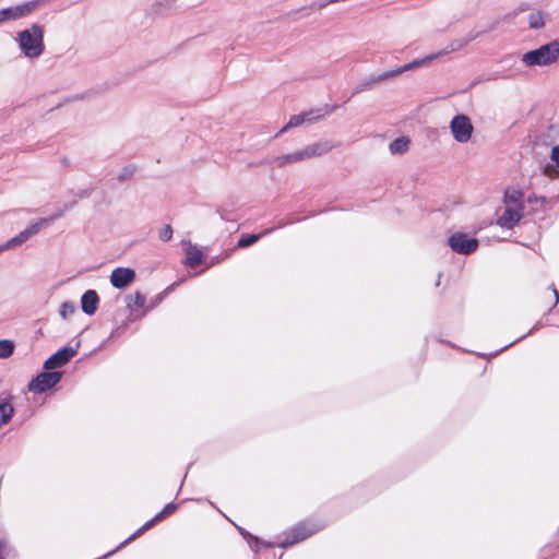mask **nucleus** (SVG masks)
<instances>
[{
    "instance_id": "f3484780",
    "label": "nucleus",
    "mask_w": 559,
    "mask_h": 559,
    "mask_svg": "<svg viewBox=\"0 0 559 559\" xmlns=\"http://www.w3.org/2000/svg\"><path fill=\"white\" fill-rule=\"evenodd\" d=\"M155 15H168L175 11V0H157L152 5Z\"/></svg>"
},
{
    "instance_id": "4c0bfd02",
    "label": "nucleus",
    "mask_w": 559,
    "mask_h": 559,
    "mask_svg": "<svg viewBox=\"0 0 559 559\" xmlns=\"http://www.w3.org/2000/svg\"><path fill=\"white\" fill-rule=\"evenodd\" d=\"M0 559H2V558L0 557Z\"/></svg>"
},
{
    "instance_id": "20e7f679",
    "label": "nucleus",
    "mask_w": 559,
    "mask_h": 559,
    "mask_svg": "<svg viewBox=\"0 0 559 559\" xmlns=\"http://www.w3.org/2000/svg\"><path fill=\"white\" fill-rule=\"evenodd\" d=\"M337 108V105L324 104L320 107L311 108L298 115H294L290 117L289 121L283 128L280 129V131L276 133V136L282 135L284 132L292 128H296L302 124L309 126L316 123L321 119H324L325 117L332 115Z\"/></svg>"
},
{
    "instance_id": "4468645a",
    "label": "nucleus",
    "mask_w": 559,
    "mask_h": 559,
    "mask_svg": "<svg viewBox=\"0 0 559 559\" xmlns=\"http://www.w3.org/2000/svg\"><path fill=\"white\" fill-rule=\"evenodd\" d=\"M475 38H476V36L472 35V36H468V37H465V38L454 39L451 43H449L443 49H441V50H439L437 52H433V53H435V56H437V59H439V58H441V57H443L445 55H449L451 52L462 50L464 47H466Z\"/></svg>"
},
{
    "instance_id": "39448f33",
    "label": "nucleus",
    "mask_w": 559,
    "mask_h": 559,
    "mask_svg": "<svg viewBox=\"0 0 559 559\" xmlns=\"http://www.w3.org/2000/svg\"><path fill=\"white\" fill-rule=\"evenodd\" d=\"M332 146L329 145L328 142H316L306 145L304 148L298 150L294 153L283 155L278 157L280 165L290 164V163H298L302 162L309 158H313L317 156H321L329 151H331Z\"/></svg>"
},
{
    "instance_id": "a878e982",
    "label": "nucleus",
    "mask_w": 559,
    "mask_h": 559,
    "mask_svg": "<svg viewBox=\"0 0 559 559\" xmlns=\"http://www.w3.org/2000/svg\"><path fill=\"white\" fill-rule=\"evenodd\" d=\"M400 74H402V73H401L400 68L397 67L395 69L388 70V71H384V72H382L380 74H377V76H378V81L381 83L383 81L390 80V79H392L394 76H397Z\"/></svg>"
},
{
    "instance_id": "c756f323",
    "label": "nucleus",
    "mask_w": 559,
    "mask_h": 559,
    "mask_svg": "<svg viewBox=\"0 0 559 559\" xmlns=\"http://www.w3.org/2000/svg\"><path fill=\"white\" fill-rule=\"evenodd\" d=\"M258 239L259 236L257 235L247 236V247L253 245Z\"/></svg>"
},
{
    "instance_id": "bb28decb",
    "label": "nucleus",
    "mask_w": 559,
    "mask_h": 559,
    "mask_svg": "<svg viewBox=\"0 0 559 559\" xmlns=\"http://www.w3.org/2000/svg\"><path fill=\"white\" fill-rule=\"evenodd\" d=\"M173 233L171 226L166 225L159 230V239L163 241H169L173 238Z\"/></svg>"
},
{
    "instance_id": "e433bc0d",
    "label": "nucleus",
    "mask_w": 559,
    "mask_h": 559,
    "mask_svg": "<svg viewBox=\"0 0 559 559\" xmlns=\"http://www.w3.org/2000/svg\"><path fill=\"white\" fill-rule=\"evenodd\" d=\"M396 140H401V141H404V140H407L406 138L402 136V138H397Z\"/></svg>"
},
{
    "instance_id": "2f4dec72",
    "label": "nucleus",
    "mask_w": 559,
    "mask_h": 559,
    "mask_svg": "<svg viewBox=\"0 0 559 559\" xmlns=\"http://www.w3.org/2000/svg\"><path fill=\"white\" fill-rule=\"evenodd\" d=\"M11 249L8 241L4 242L3 245H0V252L4 251V250H9Z\"/></svg>"
},
{
    "instance_id": "0eeeda50",
    "label": "nucleus",
    "mask_w": 559,
    "mask_h": 559,
    "mask_svg": "<svg viewBox=\"0 0 559 559\" xmlns=\"http://www.w3.org/2000/svg\"><path fill=\"white\" fill-rule=\"evenodd\" d=\"M61 216V213H58L51 217L40 218L34 223H32L27 228L22 230L20 234H17L15 237L8 240V243L10 248H15L24 242H26L32 236L39 233L41 229L46 228L48 225H50L55 219Z\"/></svg>"
},
{
    "instance_id": "cd10ccee",
    "label": "nucleus",
    "mask_w": 559,
    "mask_h": 559,
    "mask_svg": "<svg viewBox=\"0 0 559 559\" xmlns=\"http://www.w3.org/2000/svg\"><path fill=\"white\" fill-rule=\"evenodd\" d=\"M176 509V506L175 504H167L164 510L158 513L155 518V520H160L165 514H168L170 512H173L174 510Z\"/></svg>"
},
{
    "instance_id": "9b49d317",
    "label": "nucleus",
    "mask_w": 559,
    "mask_h": 559,
    "mask_svg": "<svg viewBox=\"0 0 559 559\" xmlns=\"http://www.w3.org/2000/svg\"><path fill=\"white\" fill-rule=\"evenodd\" d=\"M78 353V347H63L50 356L44 364V368L47 370H53L56 368L64 366L72 357Z\"/></svg>"
},
{
    "instance_id": "b1692460",
    "label": "nucleus",
    "mask_w": 559,
    "mask_h": 559,
    "mask_svg": "<svg viewBox=\"0 0 559 559\" xmlns=\"http://www.w3.org/2000/svg\"><path fill=\"white\" fill-rule=\"evenodd\" d=\"M75 305L71 301H64L61 306H60V316L63 318V319H67L69 318L70 316H72L74 312H75Z\"/></svg>"
},
{
    "instance_id": "c9c22d12",
    "label": "nucleus",
    "mask_w": 559,
    "mask_h": 559,
    "mask_svg": "<svg viewBox=\"0 0 559 559\" xmlns=\"http://www.w3.org/2000/svg\"><path fill=\"white\" fill-rule=\"evenodd\" d=\"M555 295H556L557 300H559V294L557 290H555Z\"/></svg>"
},
{
    "instance_id": "1a4fd4ad",
    "label": "nucleus",
    "mask_w": 559,
    "mask_h": 559,
    "mask_svg": "<svg viewBox=\"0 0 559 559\" xmlns=\"http://www.w3.org/2000/svg\"><path fill=\"white\" fill-rule=\"evenodd\" d=\"M450 129L455 140H469L474 127L466 115H457L451 120Z\"/></svg>"
},
{
    "instance_id": "f03ea898",
    "label": "nucleus",
    "mask_w": 559,
    "mask_h": 559,
    "mask_svg": "<svg viewBox=\"0 0 559 559\" xmlns=\"http://www.w3.org/2000/svg\"><path fill=\"white\" fill-rule=\"evenodd\" d=\"M523 194L519 191L507 192L502 213L498 216L497 224L504 228L513 227L523 215Z\"/></svg>"
},
{
    "instance_id": "7c9ffc66",
    "label": "nucleus",
    "mask_w": 559,
    "mask_h": 559,
    "mask_svg": "<svg viewBox=\"0 0 559 559\" xmlns=\"http://www.w3.org/2000/svg\"><path fill=\"white\" fill-rule=\"evenodd\" d=\"M133 175V170L132 169H124L121 175H120V178L124 179V178H129Z\"/></svg>"
},
{
    "instance_id": "aec40b11",
    "label": "nucleus",
    "mask_w": 559,
    "mask_h": 559,
    "mask_svg": "<svg viewBox=\"0 0 559 559\" xmlns=\"http://www.w3.org/2000/svg\"><path fill=\"white\" fill-rule=\"evenodd\" d=\"M13 415V406L8 402L0 403V428L5 425Z\"/></svg>"
},
{
    "instance_id": "5701e85b",
    "label": "nucleus",
    "mask_w": 559,
    "mask_h": 559,
    "mask_svg": "<svg viewBox=\"0 0 559 559\" xmlns=\"http://www.w3.org/2000/svg\"><path fill=\"white\" fill-rule=\"evenodd\" d=\"M14 344L9 340L0 341V358H8L12 355Z\"/></svg>"
},
{
    "instance_id": "7ed1b4c3",
    "label": "nucleus",
    "mask_w": 559,
    "mask_h": 559,
    "mask_svg": "<svg viewBox=\"0 0 559 559\" xmlns=\"http://www.w3.org/2000/svg\"><path fill=\"white\" fill-rule=\"evenodd\" d=\"M559 60V40H552L522 55L521 61L526 67H546Z\"/></svg>"
},
{
    "instance_id": "ddd939ff",
    "label": "nucleus",
    "mask_w": 559,
    "mask_h": 559,
    "mask_svg": "<svg viewBox=\"0 0 559 559\" xmlns=\"http://www.w3.org/2000/svg\"><path fill=\"white\" fill-rule=\"evenodd\" d=\"M182 245L186 253L185 264L190 267L200 265L203 261L202 250L190 241H182Z\"/></svg>"
},
{
    "instance_id": "423d86ee",
    "label": "nucleus",
    "mask_w": 559,
    "mask_h": 559,
    "mask_svg": "<svg viewBox=\"0 0 559 559\" xmlns=\"http://www.w3.org/2000/svg\"><path fill=\"white\" fill-rule=\"evenodd\" d=\"M46 0H29L24 3L8 7L0 10V24L8 21H16L36 11Z\"/></svg>"
},
{
    "instance_id": "f257e3e1",
    "label": "nucleus",
    "mask_w": 559,
    "mask_h": 559,
    "mask_svg": "<svg viewBox=\"0 0 559 559\" xmlns=\"http://www.w3.org/2000/svg\"><path fill=\"white\" fill-rule=\"evenodd\" d=\"M15 40L25 57L38 58L45 49L44 27L34 23L31 28L19 32Z\"/></svg>"
},
{
    "instance_id": "393cba45",
    "label": "nucleus",
    "mask_w": 559,
    "mask_h": 559,
    "mask_svg": "<svg viewBox=\"0 0 559 559\" xmlns=\"http://www.w3.org/2000/svg\"><path fill=\"white\" fill-rule=\"evenodd\" d=\"M337 2H341V0H317L314 2H312L309 8L311 10H316V11H322L323 9H325L328 5L330 4H333V3H337Z\"/></svg>"
},
{
    "instance_id": "a211bd4d",
    "label": "nucleus",
    "mask_w": 559,
    "mask_h": 559,
    "mask_svg": "<svg viewBox=\"0 0 559 559\" xmlns=\"http://www.w3.org/2000/svg\"><path fill=\"white\" fill-rule=\"evenodd\" d=\"M126 301H127V307L131 311H134L136 309L143 308L145 306L146 299L141 293L136 292L134 294L128 295L126 297Z\"/></svg>"
},
{
    "instance_id": "6ab92c4d",
    "label": "nucleus",
    "mask_w": 559,
    "mask_h": 559,
    "mask_svg": "<svg viewBox=\"0 0 559 559\" xmlns=\"http://www.w3.org/2000/svg\"><path fill=\"white\" fill-rule=\"evenodd\" d=\"M528 26L533 29H540L545 26L544 14L540 11H534L528 14Z\"/></svg>"
},
{
    "instance_id": "f704fd0d",
    "label": "nucleus",
    "mask_w": 559,
    "mask_h": 559,
    "mask_svg": "<svg viewBox=\"0 0 559 559\" xmlns=\"http://www.w3.org/2000/svg\"><path fill=\"white\" fill-rule=\"evenodd\" d=\"M544 171H545L546 175L551 176L550 175V167H546Z\"/></svg>"
},
{
    "instance_id": "f8f14e48",
    "label": "nucleus",
    "mask_w": 559,
    "mask_h": 559,
    "mask_svg": "<svg viewBox=\"0 0 559 559\" xmlns=\"http://www.w3.org/2000/svg\"><path fill=\"white\" fill-rule=\"evenodd\" d=\"M135 280V272L129 267H117L111 272L110 283L116 288H124Z\"/></svg>"
},
{
    "instance_id": "4be33fe9",
    "label": "nucleus",
    "mask_w": 559,
    "mask_h": 559,
    "mask_svg": "<svg viewBox=\"0 0 559 559\" xmlns=\"http://www.w3.org/2000/svg\"><path fill=\"white\" fill-rule=\"evenodd\" d=\"M408 151V142H390L389 152L392 155H402Z\"/></svg>"
},
{
    "instance_id": "2eb2a0df",
    "label": "nucleus",
    "mask_w": 559,
    "mask_h": 559,
    "mask_svg": "<svg viewBox=\"0 0 559 559\" xmlns=\"http://www.w3.org/2000/svg\"><path fill=\"white\" fill-rule=\"evenodd\" d=\"M98 296L95 290H87L83 294L81 304H82V310L86 314H94L97 309L98 304Z\"/></svg>"
},
{
    "instance_id": "c85d7f7f",
    "label": "nucleus",
    "mask_w": 559,
    "mask_h": 559,
    "mask_svg": "<svg viewBox=\"0 0 559 559\" xmlns=\"http://www.w3.org/2000/svg\"><path fill=\"white\" fill-rule=\"evenodd\" d=\"M551 160L559 167V145H556L551 151Z\"/></svg>"
},
{
    "instance_id": "72a5a7b5",
    "label": "nucleus",
    "mask_w": 559,
    "mask_h": 559,
    "mask_svg": "<svg viewBox=\"0 0 559 559\" xmlns=\"http://www.w3.org/2000/svg\"><path fill=\"white\" fill-rule=\"evenodd\" d=\"M7 544L4 542H0V552L5 548Z\"/></svg>"
},
{
    "instance_id": "473e14b6",
    "label": "nucleus",
    "mask_w": 559,
    "mask_h": 559,
    "mask_svg": "<svg viewBox=\"0 0 559 559\" xmlns=\"http://www.w3.org/2000/svg\"><path fill=\"white\" fill-rule=\"evenodd\" d=\"M238 246L243 247L245 246V235H241L238 239Z\"/></svg>"
},
{
    "instance_id": "412c9836",
    "label": "nucleus",
    "mask_w": 559,
    "mask_h": 559,
    "mask_svg": "<svg viewBox=\"0 0 559 559\" xmlns=\"http://www.w3.org/2000/svg\"><path fill=\"white\" fill-rule=\"evenodd\" d=\"M380 82L378 81V76L377 75H371L370 78L366 79L365 81H362L356 88H355V93H361V92H365V91H369L371 90L374 85L379 84Z\"/></svg>"
},
{
    "instance_id": "6e6552de",
    "label": "nucleus",
    "mask_w": 559,
    "mask_h": 559,
    "mask_svg": "<svg viewBox=\"0 0 559 559\" xmlns=\"http://www.w3.org/2000/svg\"><path fill=\"white\" fill-rule=\"evenodd\" d=\"M61 377L62 373L59 371L41 372L29 382L28 390L34 393H43L56 385Z\"/></svg>"
},
{
    "instance_id": "9d476101",
    "label": "nucleus",
    "mask_w": 559,
    "mask_h": 559,
    "mask_svg": "<svg viewBox=\"0 0 559 559\" xmlns=\"http://www.w3.org/2000/svg\"><path fill=\"white\" fill-rule=\"evenodd\" d=\"M449 245L453 251L468 254L477 249L478 241L465 234L457 233L449 238Z\"/></svg>"
},
{
    "instance_id": "dca6fc26",
    "label": "nucleus",
    "mask_w": 559,
    "mask_h": 559,
    "mask_svg": "<svg viewBox=\"0 0 559 559\" xmlns=\"http://www.w3.org/2000/svg\"><path fill=\"white\" fill-rule=\"evenodd\" d=\"M437 60V56H435V53H430V55H427L423 58H417V59H414L413 61L404 64V66H401L399 67L400 70H401V73H404L406 71H412V70H415L419 67H425V66H428L430 64L432 61Z\"/></svg>"
}]
</instances>
